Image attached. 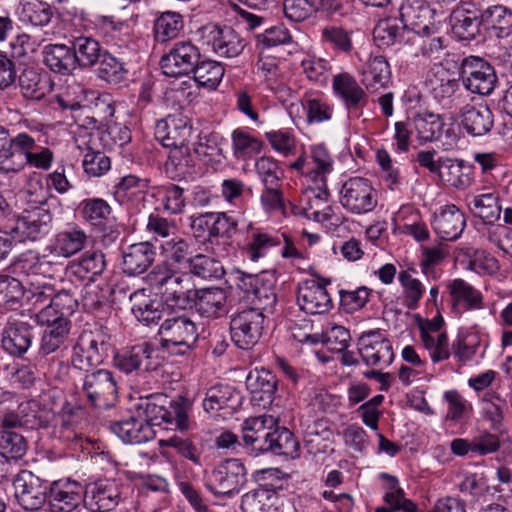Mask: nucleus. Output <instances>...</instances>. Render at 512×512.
Here are the masks:
<instances>
[{"instance_id": "nucleus-8", "label": "nucleus", "mask_w": 512, "mask_h": 512, "mask_svg": "<svg viewBox=\"0 0 512 512\" xmlns=\"http://www.w3.org/2000/svg\"><path fill=\"white\" fill-rule=\"evenodd\" d=\"M463 86L473 94L490 95L498 83L494 67L483 58L470 56L463 59L460 67Z\"/></svg>"}, {"instance_id": "nucleus-23", "label": "nucleus", "mask_w": 512, "mask_h": 512, "mask_svg": "<svg viewBox=\"0 0 512 512\" xmlns=\"http://www.w3.org/2000/svg\"><path fill=\"white\" fill-rule=\"evenodd\" d=\"M333 90L341 98L349 112L359 110L367 104V95L355 78L343 72L333 78Z\"/></svg>"}, {"instance_id": "nucleus-21", "label": "nucleus", "mask_w": 512, "mask_h": 512, "mask_svg": "<svg viewBox=\"0 0 512 512\" xmlns=\"http://www.w3.org/2000/svg\"><path fill=\"white\" fill-rule=\"evenodd\" d=\"M466 226L464 213L455 205H447L434 215L433 228L446 241L457 240Z\"/></svg>"}, {"instance_id": "nucleus-18", "label": "nucleus", "mask_w": 512, "mask_h": 512, "mask_svg": "<svg viewBox=\"0 0 512 512\" xmlns=\"http://www.w3.org/2000/svg\"><path fill=\"white\" fill-rule=\"evenodd\" d=\"M121 500L118 485L110 481H99L89 485L84 493V506L91 512L112 511Z\"/></svg>"}, {"instance_id": "nucleus-17", "label": "nucleus", "mask_w": 512, "mask_h": 512, "mask_svg": "<svg viewBox=\"0 0 512 512\" xmlns=\"http://www.w3.org/2000/svg\"><path fill=\"white\" fill-rule=\"evenodd\" d=\"M227 295L223 288L194 289L187 309H195L202 317L219 318L226 314Z\"/></svg>"}, {"instance_id": "nucleus-46", "label": "nucleus", "mask_w": 512, "mask_h": 512, "mask_svg": "<svg viewBox=\"0 0 512 512\" xmlns=\"http://www.w3.org/2000/svg\"><path fill=\"white\" fill-rule=\"evenodd\" d=\"M381 478L387 481L388 491L385 493L384 501L393 510H401L402 512H419L418 507L411 500L405 498L404 491L399 487L395 477L383 473Z\"/></svg>"}, {"instance_id": "nucleus-30", "label": "nucleus", "mask_w": 512, "mask_h": 512, "mask_svg": "<svg viewBox=\"0 0 512 512\" xmlns=\"http://www.w3.org/2000/svg\"><path fill=\"white\" fill-rule=\"evenodd\" d=\"M166 263L174 271L187 272L195 256L192 245L181 237L172 238L161 245Z\"/></svg>"}, {"instance_id": "nucleus-19", "label": "nucleus", "mask_w": 512, "mask_h": 512, "mask_svg": "<svg viewBox=\"0 0 512 512\" xmlns=\"http://www.w3.org/2000/svg\"><path fill=\"white\" fill-rule=\"evenodd\" d=\"M277 386L276 375L265 368L250 371L246 378V387L251 393L252 401L263 408L272 405Z\"/></svg>"}, {"instance_id": "nucleus-1", "label": "nucleus", "mask_w": 512, "mask_h": 512, "mask_svg": "<svg viewBox=\"0 0 512 512\" xmlns=\"http://www.w3.org/2000/svg\"><path fill=\"white\" fill-rule=\"evenodd\" d=\"M242 440L244 447L254 456L271 452L294 457L299 447L293 433L285 427H279L277 419L271 415L246 419L242 425Z\"/></svg>"}, {"instance_id": "nucleus-51", "label": "nucleus", "mask_w": 512, "mask_h": 512, "mask_svg": "<svg viewBox=\"0 0 512 512\" xmlns=\"http://www.w3.org/2000/svg\"><path fill=\"white\" fill-rule=\"evenodd\" d=\"M28 449L26 439L11 429L0 431V455L3 458H21Z\"/></svg>"}, {"instance_id": "nucleus-63", "label": "nucleus", "mask_w": 512, "mask_h": 512, "mask_svg": "<svg viewBox=\"0 0 512 512\" xmlns=\"http://www.w3.org/2000/svg\"><path fill=\"white\" fill-rule=\"evenodd\" d=\"M212 222L211 244L219 237L230 239L237 232L238 222L224 212H214Z\"/></svg>"}, {"instance_id": "nucleus-40", "label": "nucleus", "mask_w": 512, "mask_h": 512, "mask_svg": "<svg viewBox=\"0 0 512 512\" xmlns=\"http://www.w3.org/2000/svg\"><path fill=\"white\" fill-rule=\"evenodd\" d=\"M463 161H455L449 158H440L439 179L446 185L457 189H465L471 184L468 173L463 171Z\"/></svg>"}, {"instance_id": "nucleus-26", "label": "nucleus", "mask_w": 512, "mask_h": 512, "mask_svg": "<svg viewBox=\"0 0 512 512\" xmlns=\"http://www.w3.org/2000/svg\"><path fill=\"white\" fill-rule=\"evenodd\" d=\"M43 63L54 73L71 75L77 68L71 46L48 44L42 51Z\"/></svg>"}, {"instance_id": "nucleus-60", "label": "nucleus", "mask_w": 512, "mask_h": 512, "mask_svg": "<svg viewBox=\"0 0 512 512\" xmlns=\"http://www.w3.org/2000/svg\"><path fill=\"white\" fill-rule=\"evenodd\" d=\"M291 41L290 32L283 24L270 27L264 33L256 35L257 47L261 48L275 47L290 43Z\"/></svg>"}, {"instance_id": "nucleus-22", "label": "nucleus", "mask_w": 512, "mask_h": 512, "mask_svg": "<svg viewBox=\"0 0 512 512\" xmlns=\"http://www.w3.org/2000/svg\"><path fill=\"white\" fill-rule=\"evenodd\" d=\"M297 302L301 310L307 314H324L332 308V300L323 285L314 281L300 286Z\"/></svg>"}, {"instance_id": "nucleus-48", "label": "nucleus", "mask_w": 512, "mask_h": 512, "mask_svg": "<svg viewBox=\"0 0 512 512\" xmlns=\"http://www.w3.org/2000/svg\"><path fill=\"white\" fill-rule=\"evenodd\" d=\"M41 331L40 352L44 355L57 350L69 333V323L59 322L58 325L38 327Z\"/></svg>"}, {"instance_id": "nucleus-25", "label": "nucleus", "mask_w": 512, "mask_h": 512, "mask_svg": "<svg viewBox=\"0 0 512 512\" xmlns=\"http://www.w3.org/2000/svg\"><path fill=\"white\" fill-rule=\"evenodd\" d=\"M480 23L494 36L508 37L512 35V10L504 5L489 6L480 12Z\"/></svg>"}, {"instance_id": "nucleus-62", "label": "nucleus", "mask_w": 512, "mask_h": 512, "mask_svg": "<svg viewBox=\"0 0 512 512\" xmlns=\"http://www.w3.org/2000/svg\"><path fill=\"white\" fill-rule=\"evenodd\" d=\"M71 310L67 309V305L65 308H61V306H56L54 304L46 305L40 307L36 312H34V320L38 327L50 326V325H58V323L66 322L70 323L69 320L65 317L66 312H71Z\"/></svg>"}, {"instance_id": "nucleus-2", "label": "nucleus", "mask_w": 512, "mask_h": 512, "mask_svg": "<svg viewBox=\"0 0 512 512\" xmlns=\"http://www.w3.org/2000/svg\"><path fill=\"white\" fill-rule=\"evenodd\" d=\"M188 401L179 396L176 400H169L163 394H152L140 398L134 405L137 417L145 421L151 429L162 423L174 424L181 431L189 427Z\"/></svg>"}, {"instance_id": "nucleus-53", "label": "nucleus", "mask_w": 512, "mask_h": 512, "mask_svg": "<svg viewBox=\"0 0 512 512\" xmlns=\"http://www.w3.org/2000/svg\"><path fill=\"white\" fill-rule=\"evenodd\" d=\"M80 205L83 218L94 226L106 222L112 211L110 205L101 198L85 199Z\"/></svg>"}, {"instance_id": "nucleus-56", "label": "nucleus", "mask_w": 512, "mask_h": 512, "mask_svg": "<svg viewBox=\"0 0 512 512\" xmlns=\"http://www.w3.org/2000/svg\"><path fill=\"white\" fill-rule=\"evenodd\" d=\"M282 244L280 237L268 233H253L250 242L246 246V253L252 261L264 257L270 248Z\"/></svg>"}, {"instance_id": "nucleus-10", "label": "nucleus", "mask_w": 512, "mask_h": 512, "mask_svg": "<svg viewBox=\"0 0 512 512\" xmlns=\"http://www.w3.org/2000/svg\"><path fill=\"white\" fill-rule=\"evenodd\" d=\"M245 482L244 465L239 459L230 458L214 468L210 477V488L215 494L230 496L238 493Z\"/></svg>"}, {"instance_id": "nucleus-64", "label": "nucleus", "mask_w": 512, "mask_h": 512, "mask_svg": "<svg viewBox=\"0 0 512 512\" xmlns=\"http://www.w3.org/2000/svg\"><path fill=\"white\" fill-rule=\"evenodd\" d=\"M218 135L215 132L192 134L191 146L199 156H214L220 150Z\"/></svg>"}, {"instance_id": "nucleus-31", "label": "nucleus", "mask_w": 512, "mask_h": 512, "mask_svg": "<svg viewBox=\"0 0 512 512\" xmlns=\"http://www.w3.org/2000/svg\"><path fill=\"white\" fill-rule=\"evenodd\" d=\"M211 34L213 50L221 57H236L245 47L244 40L231 27H215Z\"/></svg>"}, {"instance_id": "nucleus-16", "label": "nucleus", "mask_w": 512, "mask_h": 512, "mask_svg": "<svg viewBox=\"0 0 512 512\" xmlns=\"http://www.w3.org/2000/svg\"><path fill=\"white\" fill-rule=\"evenodd\" d=\"M472 3H464L453 9L449 17L452 33L462 41L475 40L483 37V25L480 23V13L470 9Z\"/></svg>"}, {"instance_id": "nucleus-33", "label": "nucleus", "mask_w": 512, "mask_h": 512, "mask_svg": "<svg viewBox=\"0 0 512 512\" xmlns=\"http://www.w3.org/2000/svg\"><path fill=\"white\" fill-rule=\"evenodd\" d=\"M32 332L30 325L19 322L4 329L2 333L3 348L14 356H21L31 345Z\"/></svg>"}, {"instance_id": "nucleus-9", "label": "nucleus", "mask_w": 512, "mask_h": 512, "mask_svg": "<svg viewBox=\"0 0 512 512\" xmlns=\"http://www.w3.org/2000/svg\"><path fill=\"white\" fill-rule=\"evenodd\" d=\"M82 392L91 406L100 409H109L117 401V382L109 370L98 369L86 372Z\"/></svg>"}, {"instance_id": "nucleus-34", "label": "nucleus", "mask_w": 512, "mask_h": 512, "mask_svg": "<svg viewBox=\"0 0 512 512\" xmlns=\"http://www.w3.org/2000/svg\"><path fill=\"white\" fill-rule=\"evenodd\" d=\"M171 279L175 282L171 286L166 284L162 293L167 295V302H171L172 306L186 310L187 305L191 303V295L194 291L191 288L192 278L187 272L173 271Z\"/></svg>"}, {"instance_id": "nucleus-32", "label": "nucleus", "mask_w": 512, "mask_h": 512, "mask_svg": "<svg viewBox=\"0 0 512 512\" xmlns=\"http://www.w3.org/2000/svg\"><path fill=\"white\" fill-rule=\"evenodd\" d=\"M72 296L66 291H60L55 293V289L52 284L42 282L38 277V273L34 272V312L40 307L54 304L67 309H72Z\"/></svg>"}, {"instance_id": "nucleus-3", "label": "nucleus", "mask_w": 512, "mask_h": 512, "mask_svg": "<svg viewBox=\"0 0 512 512\" xmlns=\"http://www.w3.org/2000/svg\"><path fill=\"white\" fill-rule=\"evenodd\" d=\"M160 348L171 355H185L194 347L198 332L195 323L183 315L171 313L160 325Z\"/></svg>"}, {"instance_id": "nucleus-36", "label": "nucleus", "mask_w": 512, "mask_h": 512, "mask_svg": "<svg viewBox=\"0 0 512 512\" xmlns=\"http://www.w3.org/2000/svg\"><path fill=\"white\" fill-rule=\"evenodd\" d=\"M450 296L455 309L463 305L464 310L480 309L483 306V296L480 291L463 279H454L448 285Z\"/></svg>"}, {"instance_id": "nucleus-39", "label": "nucleus", "mask_w": 512, "mask_h": 512, "mask_svg": "<svg viewBox=\"0 0 512 512\" xmlns=\"http://www.w3.org/2000/svg\"><path fill=\"white\" fill-rule=\"evenodd\" d=\"M362 75V84L366 89L377 90L388 83L391 76L390 65L384 56H375L368 61Z\"/></svg>"}, {"instance_id": "nucleus-20", "label": "nucleus", "mask_w": 512, "mask_h": 512, "mask_svg": "<svg viewBox=\"0 0 512 512\" xmlns=\"http://www.w3.org/2000/svg\"><path fill=\"white\" fill-rule=\"evenodd\" d=\"M156 257V248L150 242L129 245L122 253V269L129 276L140 275L148 270Z\"/></svg>"}, {"instance_id": "nucleus-14", "label": "nucleus", "mask_w": 512, "mask_h": 512, "mask_svg": "<svg viewBox=\"0 0 512 512\" xmlns=\"http://www.w3.org/2000/svg\"><path fill=\"white\" fill-rule=\"evenodd\" d=\"M9 130H0V163L9 171H16L25 159L32 163V140L25 134H19L16 140L9 138Z\"/></svg>"}, {"instance_id": "nucleus-24", "label": "nucleus", "mask_w": 512, "mask_h": 512, "mask_svg": "<svg viewBox=\"0 0 512 512\" xmlns=\"http://www.w3.org/2000/svg\"><path fill=\"white\" fill-rule=\"evenodd\" d=\"M110 429L123 442L129 444L148 442L153 440L156 435L154 429L138 418L136 413L127 420L112 422Z\"/></svg>"}, {"instance_id": "nucleus-58", "label": "nucleus", "mask_w": 512, "mask_h": 512, "mask_svg": "<svg viewBox=\"0 0 512 512\" xmlns=\"http://www.w3.org/2000/svg\"><path fill=\"white\" fill-rule=\"evenodd\" d=\"M164 209L171 214H180L186 206L185 189L177 184L168 183L161 187Z\"/></svg>"}, {"instance_id": "nucleus-27", "label": "nucleus", "mask_w": 512, "mask_h": 512, "mask_svg": "<svg viewBox=\"0 0 512 512\" xmlns=\"http://www.w3.org/2000/svg\"><path fill=\"white\" fill-rule=\"evenodd\" d=\"M130 300L132 302L131 311L135 318L146 326L158 324L159 321L168 316L166 309L158 300H152L145 296L143 292H134Z\"/></svg>"}, {"instance_id": "nucleus-61", "label": "nucleus", "mask_w": 512, "mask_h": 512, "mask_svg": "<svg viewBox=\"0 0 512 512\" xmlns=\"http://www.w3.org/2000/svg\"><path fill=\"white\" fill-rule=\"evenodd\" d=\"M399 281L404 288L406 307L410 310L416 309L424 293L422 283L407 271L400 272Z\"/></svg>"}, {"instance_id": "nucleus-41", "label": "nucleus", "mask_w": 512, "mask_h": 512, "mask_svg": "<svg viewBox=\"0 0 512 512\" xmlns=\"http://www.w3.org/2000/svg\"><path fill=\"white\" fill-rule=\"evenodd\" d=\"M187 273L190 277L193 275L204 280H219L224 276L225 270L219 260L199 253L195 254Z\"/></svg>"}, {"instance_id": "nucleus-47", "label": "nucleus", "mask_w": 512, "mask_h": 512, "mask_svg": "<svg viewBox=\"0 0 512 512\" xmlns=\"http://www.w3.org/2000/svg\"><path fill=\"white\" fill-rule=\"evenodd\" d=\"M183 28L182 16L177 12L162 13L155 21V37L160 42H166L178 36Z\"/></svg>"}, {"instance_id": "nucleus-4", "label": "nucleus", "mask_w": 512, "mask_h": 512, "mask_svg": "<svg viewBox=\"0 0 512 512\" xmlns=\"http://www.w3.org/2000/svg\"><path fill=\"white\" fill-rule=\"evenodd\" d=\"M237 287L243 292L244 298L251 304L248 309L258 312L273 313L277 303L275 292L276 279L266 272L249 274L237 271Z\"/></svg>"}, {"instance_id": "nucleus-44", "label": "nucleus", "mask_w": 512, "mask_h": 512, "mask_svg": "<svg viewBox=\"0 0 512 512\" xmlns=\"http://www.w3.org/2000/svg\"><path fill=\"white\" fill-rule=\"evenodd\" d=\"M98 74L101 79L118 84L127 78L128 62L105 51L100 60Z\"/></svg>"}, {"instance_id": "nucleus-59", "label": "nucleus", "mask_w": 512, "mask_h": 512, "mask_svg": "<svg viewBox=\"0 0 512 512\" xmlns=\"http://www.w3.org/2000/svg\"><path fill=\"white\" fill-rule=\"evenodd\" d=\"M82 166L85 173L89 176L100 177L110 170L111 161L103 152L94 151L88 147L87 152L84 155Z\"/></svg>"}, {"instance_id": "nucleus-45", "label": "nucleus", "mask_w": 512, "mask_h": 512, "mask_svg": "<svg viewBox=\"0 0 512 512\" xmlns=\"http://www.w3.org/2000/svg\"><path fill=\"white\" fill-rule=\"evenodd\" d=\"M407 24L398 18H388L381 20L373 31L374 40L379 42V46L393 45L403 39Z\"/></svg>"}, {"instance_id": "nucleus-6", "label": "nucleus", "mask_w": 512, "mask_h": 512, "mask_svg": "<svg viewBox=\"0 0 512 512\" xmlns=\"http://www.w3.org/2000/svg\"><path fill=\"white\" fill-rule=\"evenodd\" d=\"M111 350L110 338L100 330L83 331L73 347L74 368L88 372L103 363Z\"/></svg>"}, {"instance_id": "nucleus-54", "label": "nucleus", "mask_w": 512, "mask_h": 512, "mask_svg": "<svg viewBox=\"0 0 512 512\" xmlns=\"http://www.w3.org/2000/svg\"><path fill=\"white\" fill-rule=\"evenodd\" d=\"M431 92L438 100L449 99L459 88V80L449 78L448 72L442 68H437L434 73V79L429 80Z\"/></svg>"}, {"instance_id": "nucleus-38", "label": "nucleus", "mask_w": 512, "mask_h": 512, "mask_svg": "<svg viewBox=\"0 0 512 512\" xmlns=\"http://www.w3.org/2000/svg\"><path fill=\"white\" fill-rule=\"evenodd\" d=\"M105 267V256L100 251H88L78 260L72 261L69 266L75 276L90 281L94 280L95 276L100 275Z\"/></svg>"}, {"instance_id": "nucleus-50", "label": "nucleus", "mask_w": 512, "mask_h": 512, "mask_svg": "<svg viewBox=\"0 0 512 512\" xmlns=\"http://www.w3.org/2000/svg\"><path fill=\"white\" fill-rule=\"evenodd\" d=\"M197 130H155L154 136L164 148H173L189 154L193 132Z\"/></svg>"}, {"instance_id": "nucleus-11", "label": "nucleus", "mask_w": 512, "mask_h": 512, "mask_svg": "<svg viewBox=\"0 0 512 512\" xmlns=\"http://www.w3.org/2000/svg\"><path fill=\"white\" fill-rule=\"evenodd\" d=\"M159 365V351L148 342L122 350L114 356V366L127 374L133 371H153Z\"/></svg>"}, {"instance_id": "nucleus-37", "label": "nucleus", "mask_w": 512, "mask_h": 512, "mask_svg": "<svg viewBox=\"0 0 512 512\" xmlns=\"http://www.w3.org/2000/svg\"><path fill=\"white\" fill-rule=\"evenodd\" d=\"M70 43L76 67H92L102 58L103 53H101L99 42L91 37H76Z\"/></svg>"}, {"instance_id": "nucleus-43", "label": "nucleus", "mask_w": 512, "mask_h": 512, "mask_svg": "<svg viewBox=\"0 0 512 512\" xmlns=\"http://www.w3.org/2000/svg\"><path fill=\"white\" fill-rule=\"evenodd\" d=\"M225 73L221 63L205 60L200 61L193 70V80L201 87L214 90L220 84Z\"/></svg>"}, {"instance_id": "nucleus-57", "label": "nucleus", "mask_w": 512, "mask_h": 512, "mask_svg": "<svg viewBox=\"0 0 512 512\" xmlns=\"http://www.w3.org/2000/svg\"><path fill=\"white\" fill-rule=\"evenodd\" d=\"M86 241V234L79 229L64 231L60 233L57 238L60 252L65 257H70L82 250L86 244Z\"/></svg>"}, {"instance_id": "nucleus-15", "label": "nucleus", "mask_w": 512, "mask_h": 512, "mask_svg": "<svg viewBox=\"0 0 512 512\" xmlns=\"http://www.w3.org/2000/svg\"><path fill=\"white\" fill-rule=\"evenodd\" d=\"M359 354L368 366L384 364L390 365L394 353L390 341L383 338L378 331H370L361 336L359 340Z\"/></svg>"}, {"instance_id": "nucleus-5", "label": "nucleus", "mask_w": 512, "mask_h": 512, "mask_svg": "<svg viewBox=\"0 0 512 512\" xmlns=\"http://www.w3.org/2000/svg\"><path fill=\"white\" fill-rule=\"evenodd\" d=\"M40 482L37 493L34 495V511L44 509L48 512H71L83 502L84 495L81 493L80 484L66 483L60 487L57 481L45 485L46 481Z\"/></svg>"}, {"instance_id": "nucleus-42", "label": "nucleus", "mask_w": 512, "mask_h": 512, "mask_svg": "<svg viewBox=\"0 0 512 512\" xmlns=\"http://www.w3.org/2000/svg\"><path fill=\"white\" fill-rule=\"evenodd\" d=\"M34 389L40 390L37 398H34V405L38 407V411L42 412L39 416L34 415V420L39 419V426L46 425L54 412L59 392L52 389L42 380L34 379Z\"/></svg>"}, {"instance_id": "nucleus-13", "label": "nucleus", "mask_w": 512, "mask_h": 512, "mask_svg": "<svg viewBox=\"0 0 512 512\" xmlns=\"http://www.w3.org/2000/svg\"><path fill=\"white\" fill-rule=\"evenodd\" d=\"M201 54L191 42H179L160 60L163 73L169 77L189 75L200 60Z\"/></svg>"}, {"instance_id": "nucleus-28", "label": "nucleus", "mask_w": 512, "mask_h": 512, "mask_svg": "<svg viewBox=\"0 0 512 512\" xmlns=\"http://www.w3.org/2000/svg\"><path fill=\"white\" fill-rule=\"evenodd\" d=\"M242 396L230 385L219 384L209 388L203 400V408L207 413L224 408L235 410L241 406Z\"/></svg>"}, {"instance_id": "nucleus-29", "label": "nucleus", "mask_w": 512, "mask_h": 512, "mask_svg": "<svg viewBox=\"0 0 512 512\" xmlns=\"http://www.w3.org/2000/svg\"><path fill=\"white\" fill-rule=\"evenodd\" d=\"M243 512H280L279 497L275 490L260 486L242 496Z\"/></svg>"}, {"instance_id": "nucleus-35", "label": "nucleus", "mask_w": 512, "mask_h": 512, "mask_svg": "<svg viewBox=\"0 0 512 512\" xmlns=\"http://www.w3.org/2000/svg\"><path fill=\"white\" fill-rule=\"evenodd\" d=\"M468 207L472 214L486 224H494L501 215L502 207L499 196L495 193H483L468 199Z\"/></svg>"}, {"instance_id": "nucleus-7", "label": "nucleus", "mask_w": 512, "mask_h": 512, "mask_svg": "<svg viewBox=\"0 0 512 512\" xmlns=\"http://www.w3.org/2000/svg\"><path fill=\"white\" fill-rule=\"evenodd\" d=\"M267 317L257 309L244 308L230 317L232 342L240 349L253 348L261 339L267 325Z\"/></svg>"}, {"instance_id": "nucleus-49", "label": "nucleus", "mask_w": 512, "mask_h": 512, "mask_svg": "<svg viewBox=\"0 0 512 512\" xmlns=\"http://www.w3.org/2000/svg\"><path fill=\"white\" fill-rule=\"evenodd\" d=\"M9 222L4 225L2 232L11 240V245L22 244L32 239V220L28 211H24L22 215Z\"/></svg>"}, {"instance_id": "nucleus-55", "label": "nucleus", "mask_w": 512, "mask_h": 512, "mask_svg": "<svg viewBox=\"0 0 512 512\" xmlns=\"http://www.w3.org/2000/svg\"><path fill=\"white\" fill-rule=\"evenodd\" d=\"M16 502L26 511H32V471L23 469L13 480Z\"/></svg>"}, {"instance_id": "nucleus-12", "label": "nucleus", "mask_w": 512, "mask_h": 512, "mask_svg": "<svg viewBox=\"0 0 512 512\" xmlns=\"http://www.w3.org/2000/svg\"><path fill=\"white\" fill-rule=\"evenodd\" d=\"M341 204L351 213L365 214L376 207L377 198L367 179L355 177L342 186Z\"/></svg>"}, {"instance_id": "nucleus-52", "label": "nucleus", "mask_w": 512, "mask_h": 512, "mask_svg": "<svg viewBox=\"0 0 512 512\" xmlns=\"http://www.w3.org/2000/svg\"><path fill=\"white\" fill-rule=\"evenodd\" d=\"M232 140L234 152L238 158H248L258 154L263 147L262 140L246 130H233Z\"/></svg>"}]
</instances>
